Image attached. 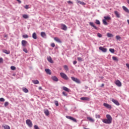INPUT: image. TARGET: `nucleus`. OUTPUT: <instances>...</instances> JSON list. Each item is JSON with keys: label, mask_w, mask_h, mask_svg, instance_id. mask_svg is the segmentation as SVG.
I'll list each match as a JSON object with an SVG mask.
<instances>
[{"label": "nucleus", "mask_w": 129, "mask_h": 129, "mask_svg": "<svg viewBox=\"0 0 129 129\" xmlns=\"http://www.w3.org/2000/svg\"><path fill=\"white\" fill-rule=\"evenodd\" d=\"M106 118L107 119H103L102 120L103 122H104V123H106L108 124H110V123H111L112 121V118L111 117V116H110V115L109 114H107L106 115Z\"/></svg>", "instance_id": "1"}, {"label": "nucleus", "mask_w": 129, "mask_h": 129, "mask_svg": "<svg viewBox=\"0 0 129 129\" xmlns=\"http://www.w3.org/2000/svg\"><path fill=\"white\" fill-rule=\"evenodd\" d=\"M60 75L61 78H63V79H64V80H68V79H69V78H68L67 75L65 74L64 73H60Z\"/></svg>", "instance_id": "2"}, {"label": "nucleus", "mask_w": 129, "mask_h": 129, "mask_svg": "<svg viewBox=\"0 0 129 129\" xmlns=\"http://www.w3.org/2000/svg\"><path fill=\"white\" fill-rule=\"evenodd\" d=\"M26 124L29 127H32L33 126V123H32V121L30 119H27L26 120Z\"/></svg>", "instance_id": "3"}, {"label": "nucleus", "mask_w": 129, "mask_h": 129, "mask_svg": "<svg viewBox=\"0 0 129 129\" xmlns=\"http://www.w3.org/2000/svg\"><path fill=\"white\" fill-rule=\"evenodd\" d=\"M66 117H67L68 119H70L71 120H73V121H74L75 122H77V120L75 119L74 117L70 116H66Z\"/></svg>", "instance_id": "4"}, {"label": "nucleus", "mask_w": 129, "mask_h": 129, "mask_svg": "<svg viewBox=\"0 0 129 129\" xmlns=\"http://www.w3.org/2000/svg\"><path fill=\"white\" fill-rule=\"evenodd\" d=\"M71 79L73 80V81L76 82V83H80V80L76 78H75L74 77H72Z\"/></svg>", "instance_id": "5"}, {"label": "nucleus", "mask_w": 129, "mask_h": 129, "mask_svg": "<svg viewBox=\"0 0 129 129\" xmlns=\"http://www.w3.org/2000/svg\"><path fill=\"white\" fill-rule=\"evenodd\" d=\"M114 83L118 86V87H120L121 86V82H120L119 80H117L114 82Z\"/></svg>", "instance_id": "6"}, {"label": "nucleus", "mask_w": 129, "mask_h": 129, "mask_svg": "<svg viewBox=\"0 0 129 129\" xmlns=\"http://www.w3.org/2000/svg\"><path fill=\"white\" fill-rule=\"evenodd\" d=\"M99 50H100V51H102V52H103L104 53H105L107 51V49L103 47L102 46H100L99 47Z\"/></svg>", "instance_id": "7"}, {"label": "nucleus", "mask_w": 129, "mask_h": 129, "mask_svg": "<svg viewBox=\"0 0 129 129\" xmlns=\"http://www.w3.org/2000/svg\"><path fill=\"white\" fill-rule=\"evenodd\" d=\"M89 25L91 26V27H93L95 30H98V28L94 25V23L93 22H89Z\"/></svg>", "instance_id": "8"}, {"label": "nucleus", "mask_w": 129, "mask_h": 129, "mask_svg": "<svg viewBox=\"0 0 129 129\" xmlns=\"http://www.w3.org/2000/svg\"><path fill=\"white\" fill-rule=\"evenodd\" d=\"M103 105H104V106H105V107H106V108H108L109 109H111V105H110L106 103H104Z\"/></svg>", "instance_id": "9"}, {"label": "nucleus", "mask_w": 129, "mask_h": 129, "mask_svg": "<svg viewBox=\"0 0 129 129\" xmlns=\"http://www.w3.org/2000/svg\"><path fill=\"white\" fill-rule=\"evenodd\" d=\"M112 101L116 105H117L118 106L119 105V102H118V101H117L114 99H112Z\"/></svg>", "instance_id": "10"}, {"label": "nucleus", "mask_w": 129, "mask_h": 129, "mask_svg": "<svg viewBox=\"0 0 129 129\" xmlns=\"http://www.w3.org/2000/svg\"><path fill=\"white\" fill-rule=\"evenodd\" d=\"M61 29L64 31H66L67 30V26L65 24H61Z\"/></svg>", "instance_id": "11"}, {"label": "nucleus", "mask_w": 129, "mask_h": 129, "mask_svg": "<svg viewBox=\"0 0 129 129\" xmlns=\"http://www.w3.org/2000/svg\"><path fill=\"white\" fill-rule=\"evenodd\" d=\"M28 44V42L26 40H22V45L23 47H26V45Z\"/></svg>", "instance_id": "12"}, {"label": "nucleus", "mask_w": 129, "mask_h": 129, "mask_svg": "<svg viewBox=\"0 0 129 129\" xmlns=\"http://www.w3.org/2000/svg\"><path fill=\"white\" fill-rule=\"evenodd\" d=\"M54 41H55V42H57V43H62L61 40H60V39H59V38L58 37H54Z\"/></svg>", "instance_id": "13"}, {"label": "nucleus", "mask_w": 129, "mask_h": 129, "mask_svg": "<svg viewBox=\"0 0 129 129\" xmlns=\"http://www.w3.org/2000/svg\"><path fill=\"white\" fill-rule=\"evenodd\" d=\"M45 71L46 72V73H47V74H48L49 75H51V70H50V69H46L45 70Z\"/></svg>", "instance_id": "14"}, {"label": "nucleus", "mask_w": 129, "mask_h": 129, "mask_svg": "<svg viewBox=\"0 0 129 129\" xmlns=\"http://www.w3.org/2000/svg\"><path fill=\"white\" fill-rule=\"evenodd\" d=\"M62 89L63 90H64V91H67V92H70V89L66 87H62Z\"/></svg>", "instance_id": "15"}, {"label": "nucleus", "mask_w": 129, "mask_h": 129, "mask_svg": "<svg viewBox=\"0 0 129 129\" xmlns=\"http://www.w3.org/2000/svg\"><path fill=\"white\" fill-rule=\"evenodd\" d=\"M81 100H86L87 101H89V100H90V98L88 97H81Z\"/></svg>", "instance_id": "16"}, {"label": "nucleus", "mask_w": 129, "mask_h": 129, "mask_svg": "<svg viewBox=\"0 0 129 129\" xmlns=\"http://www.w3.org/2000/svg\"><path fill=\"white\" fill-rule=\"evenodd\" d=\"M44 113L46 116H48L50 115V112H49V110L46 109L44 110Z\"/></svg>", "instance_id": "17"}, {"label": "nucleus", "mask_w": 129, "mask_h": 129, "mask_svg": "<svg viewBox=\"0 0 129 129\" xmlns=\"http://www.w3.org/2000/svg\"><path fill=\"white\" fill-rule=\"evenodd\" d=\"M87 119L91 122H94V119L90 117H87Z\"/></svg>", "instance_id": "18"}, {"label": "nucleus", "mask_w": 129, "mask_h": 129, "mask_svg": "<svg viewBox=\"0 0 129 129\" xmlns=\"http://www.w3.org/2000/svg\"><path fill=\"white\" fill-rule=\"evenodd\" d=\"M47 60L48 61L50 62V63H51L52 64L54 63V61H53V60H52V57H51L50 56L47 57Z\"/></svg>", "instance_id": "19"}, {"label": "nucleus", "mask_w": 129, "mask_h": 129, "mask_svg": "<svg viewBox=\"0 0 129 129\" xmlns=\"http://www.w3.org/2000/svg\"><path fill=\"white\" fill-rule=\"evenodd\" d=\"M51 79H52V80H53V81H55L56 82H57V81H58V78H57V77H56V76H52L51 77Z\"/></svg>", "instance_id": "20"}, {"label": "nucleus", "mask_w": 129, "mask_h": 129, "mask_svg": "<svg viewBox=\"0 0 129 129\" xmlns=\"http://www.w3.org/2000/svg\"><path fill=\"white\" fill-rule=\"evenodd\" d=\"M114 14L117 18H120V15L117 11H114Z\"/></svg>", "instance_id": "21"}, {"label": "nucleus", "mask_w": 129, "mask_h": 129, "mask_svg": "<svg viewBox=\"0 0 129 129\" xmlns=\"http://www.w3.org/2000/svg\"><path fill=\"white\" fill-rule=\"evenodd\" d=\"M32 38L34 39V40H37V34H36L35 32L33 33Z\"/></svg>", "instance_id": "22"}, {"label": "nucleus", "mask_w": 129, "mask_h": 129, "mask_svg": "<svg viewBox=\"0 0 129 129\" xmlns=\"http://www.w3.org/2000/svg\"><path fill=\"white\" fill-rule=\"evenodd\" d=\"M3 51V52L5 53V54H9L11 53V51H10V50H7V49H4Z\"/></svg>", "instance_id": "23"}, {"label": "nucleus", "mask_w": 129, "mask_h": 129, "mask_svg": "<svg viewBox=\"0 0 129 129\" xmlns=\"http://www.w3.org/2000/svg\"><path fill=\"white\" fill-rule=\"evenodd\" d=\"M104 19L106 21H108L109 20H111V18H110V17H109V16H105V17H104Z\"/></svg>", "instance_id": "24"}, {"label": "nucleus", "mask_w": 129, "mask_h": 129, "mask_svg": "<svg viewBox=\"0 0 129 129\" xmlns=\"http://www.w3.org/2000/svg\"><path fill=\"white\" fill-rule=\"evenodd\" d=\"M107 37H108V38H111V37H113V34H112L111 33H107Z\"/></svg>", "instance_id": "25"}, {"label": "nucleus", "mask_w": 129, "mask_h": 129, "mask_svg": "<svg viewBox=\"0 0 129 129\" xmlns=\"http://www.w3.org/2000/svg\"><path fill=\"white\" fill-rule=\"evenodd\" d=\"M23 91L25 92V93H28L29 92V90L26 88H23L22 89Z\"/></svg>", "instance_id": "26"}, {"label": "nucleus", "mask_w": 129, "mask_h": 129, "mask_svg": "<svg viewBox=\"0 0 129 129\" xmlns=\"http://www.w3.org/2000/svg\"><path fill=\"white\" fill-rule=\"evenodd\" d=\"M78 4H80V5H82V6H85L86 4L83 2H81V1H78L77 2Z\"/></svg>", "instance_id": "27"}, {"label": "nucleus", "mask_w": 129, "mask_h": 129, "mask_svg": "<svg viewBox=\"0 0 129 129\" xmlns=\"http://www.w3.org/2000/svg\"><path fill=\"white\" fill-rule=\"evenodd\" d=\"M122 9L126 12V13H129L128 9H127V8H126V7L125 6H123Z\"/></svg>", "instance_id": "28"}, {"label": "nucleus", "mask_w": 129, "mask_h": 129, "mask_svg": "<svg viewBox=\"0 0 129 129\" xmlns=\"http://www.w3.org/2000/svg\"><path fill=\"white\" fill-rule=\"evenodd\" d=\"M41 36L42 38H45V37H46V33L44 32H42L41 33Z\"/></svg>", "instance_id": "29"}, {"label": "nucleus", "mask_w": 129, "mask_h": 129, "mask_svg": "<svg viewBox=\"0 0 129 129\" xmlns=\"http://www.w3.org/2000/svg\"><path fill=\"white\" fill-rule=\"evenodd\" d=\"M103 24L105 26H107V25H108V23H107V22H106V20L105 19L103 20Z\"/></svg>", "instance_id": "30"}, {"label": "nucleus", "mask_w": 129, "mask_h": 129, "mask_svg": "<svg viewBox=\"0 0 129 129\" xmlns=\"http://www.w3.org/2000/svg\"><path fill=\"white\" fill-rule=\"evenodd\" d=\"M33 83H34V84H39V81L38 80H33L32 81Z\"/></svg>", "instance_id": "31"}, {"label": "nucleus", "mask_w": 129, "mask_h": 129, "mask_svg": "<svg viewBox=\"0 0 129 129\" xmlns=\"http://www.w3.org/2000/svg\"><path fill=\"white\" fill-rule=\"evenodd\" d=\"M3 127L5 129H11V127H10V126L8 125H5L3 126Z\"/></svg>", "instance_id": "32"}, {"label": "nucleus", "mask_w": 129, "mask_h": 129, "mask_svg": "<svg viewBox=\"0 0 129 129\" xmlns=\"http://www.w3.org/2000/svg\"><path fill=\"white\" fill-rule=\"evenodd\" d=\"M23 18H24V19H28L29 15H26V14H24V15H23Z\"/></svg>", "instance_id": "33"}, {"label": "nucleus", "mask_w": 129, "mask_h": 129, "mask_svg": "<svg viewBox=\"0 0 129 129\" xmlns=\"http://www.w3.org/2000/svg\"><path fill=\"white\" fill-rule=\"evenodd\" d=\"M63 68L66 71H68V70H69V69H68V66H67V65H64L63 66Z\"/></svg>", "instance_id": "34"}, {"label": "nucleus", "mask_w": 129, "mask_h": 129, "mask_svg": "<svg viewBox=\"0 0 129 129\" xmlns=\"http://www.w3.org/2000/svg\"><path fill=\"white\" fill-rule=\"evenodd\" d=\"M78 60L79 61V62H82V61H83V58L80 57H78Z\"/></svg>", "instance_id": "35"}, {"label": "nucleus", "mask_w": 129, "mask_h": 129, "mask_svg": "<svg viewBox=\"0 0 129 129\" xmlns=\"http://www.w3.org/2000/svg\"><path fill=\"white\" fill-rule=\"evenodd\" d=\"M95 24L97 25H100V21L98 20H96Z\"/></svg>", "instance_id": "36"}, {"label": "nucleus", "mask_w": 129, "mask_h": 129, "mask_svg": "<svg viewBox=\"0 0 129 129\" xmlns=\"http://www.w3.org/2000/svg\"><path fill=\"white\" fill-rule=\"evenodd\" d=\"M112 59H113V60H114V61H118L117 57H116L115 56H113Z\"/></svg>", "instance_id": "37"}, {"label": "nucleus", "mask_w": 129, "mask_h": 129, "mask_svg": "<svg viewBox=\"0 0 129 129\" xmlns=\"http://www.w3.org/2000/svg\"><path fill=\"white\" fill-rule=\"evenodd\" d=\"M109 50L111 52V53H114V49L110 48Z\"/></svg>", "instance_id": "38"}, {"label": "nucleus", "mask_w": 129, "mask_h": 129, "mask_svg": "<svg viewBox=\"0 0 129 129\" xmlns=\"http://www.w3.org/2000/svg\"><path fill=\"white\" fill-rule=\"evenodd\" d=\"M116 40H120L121 38L120 37V36H119V35H117L116 36Z\"/></svg>", "instance_id": "39"}, {"label": "nucleus", "mask_w": 129, "mask_h": 129, "mask_svg": "<svg viewBox=\"0 0 129 129\" xmlns=\"http://www.w3.org/2000/svg\"><path fill=\"white\" fill-rule=\"evenodd\" d=\"M11 70H16V67L12 66L11 67Z\"/></svg>", "instance_id": "40"}, {"label": "nucleus", "mask_w": 129, "mask_h": 129, "mask_svg": "<svg viewBox=\"0 0 129 129\" xmlns=\"http://www.w3.org/2000/svg\"><path fill=\"white\" fill-rule=\"evenodd\" d=\"M54 103H55L56 106H59V103L58 102V101H55Z\"/></svg>", "instance_id": "41"}, {"label": "nucleus", "mask_w": 129, "mask_h": 129, "mask_svg": "<svg viewBox=\"0 0 129 129\" xmlns=\"http://www.w3.org/2000/svg\"><path fill=\"white\" fill-rule=\"evenodd\" d=\"M97 36L99 38H101L102 37V35L100 33H98Z\"/></svg>", "instance_id": "42"}, {"label": "nucleus", "mask_w": 129, "mask_h": 129, "mask_svg": "<svg viewBox=\"0 0 129 129\" xmlns=\"http://www.w3.org/2000/svg\"><path fill=\"white\" fill-rule=\"evenodd\" d=\"M23 50L24 52H25V53H28V50H27V48H23Z\"/></svg>", "instance_id": "43"}, {"label": "nucleus", "mask_w": 129, "mask_h": 129, "mask_svg": "<svg viewBox=\"0 0 129 129\" xmlns=\"http://www.w3.org/2000/svg\"><path fill=\"white\" fill-rule=\"evenodd\" d=\"M62 95H63L64 96H67V95H68L67 94V93H66V92H62Z\"/></svg>", "instance_id": "44"}, {"label": "nucleus", "mask_w": 129, "mask_h": 129, "mask_svg": "<svg viewBox=\"0 0 129 129\" xmlns=\"http://www.w3.org/2000/svg\"><path fill=\"white\" fill-rule=\"evenodd\" d=\"M95 116H96V118H100V117H101L100 115H97V114H96Z\"/></svg>", "instance_id": "45"}, {"label": "nucleus", "mask_w": 129, "mask_h": 129, "mask_svg": "<svg viewBox=\"0 0 129 129\" xmlns=\"http://www.w3.org/2000/svg\"><path fill=\"white\" fill-rule=\"evenodd\" d=\"M23 38H28L29 36H28V35H27V34H25V35H23Z\"/></svg>", "instance_id": "46"}, {"label": "nucleus", "mask_w": 129, "mask_h": 129, "mask_svg": "<svg viewBox=\"0 0 129 129\" xmlns=\"http://www.w3.org/2000/svg\"><path fill=\"white\" fill-rule=\"evenodd\" d=\"M4 105H5V106H6V107L8 106L9 105V103H8V102H6L5 103Z\"/></svg>", "instance_id": "47"}, {"label": "nucleus", "mask_w": 129, "mask_h": 129, "mask_svg": "<svg viewBox=\"0 0 129 129\" xmlns=\"http://www.w3.org/2000/svg\"><path fill=\"white\" fill-rule=\"evenodd\" d=\"M25 9H26V10H28L29 9V6L28 5H26L25 6H24Z\"/></svg>", "instance_id": "48"}, {"label": "nucleus", "mask_w": 129, "mask_h": 129, "mask_svg": "<svg viewBox=\"0 0 129 129\" xmlns=\"http://www.w3.org/2000/svg\"><path fill=\"white\" fill-rule=\"evenodd\" d=\"M51 46L52 47V48H54V47H55V43H52L51 44Z\"/></svg>", "instance_id": "49"}, {"label": "nucleus", "mask_w": 129, "mask_h": 129, "mask_svg": "<svg viewBox=\"0 0 129 129\" xmlns=\"http://www.w3.org/2000/svg\"><path fill=\"white\" fill-rule=\"evenodd\" d=\"M0 101H2V102H4V101H5V99H4V98H0Z\"/></svg>", "instance_id": "50"}, {"label": "nucleus", "mask_w": 129, "mask_h": 129, "mask_svg": "<svg viewBox=\"0 0 129 129\" xmlns=\"http://www.w3.org/2000/svg\"><path fill=\"white\" fill-rule=\"evenodd\" d=\"M34 128H35V129H39V127H38V125H34Z\"/></svg>", "instance_id": "51"}, {"label": "nucleus", "mask_w": 129, "mask_h": 129, "mask_svg": "<svg viewBox=\"0 0 129 129\" xmlns=\"http://www.w3.org/2000/svg\"><path fill=\"white\" fill-rule=\"evenodd\" d=\"M3 61H4V59L3 58L1 57L0 58V63H3Z\"/></svg>", "instance_id": "52"}, {"label": "nucleus", "mask_w": 129, "mask_h": 129, "mask_svg": "<svg viewBox=\"0 0 129 129\" xmlns=\"http://www.w3.org/2000/svg\"><path fill=\"white\" fill-rule=\"evenodd\" d=\"M77 63V61H76V60H74V61H73V64H74V65H75V64H76Z\"/></svg>", "instance_id": "53"}, {"label": "nucleus", "mask_w": 129, "mask_h": 129, "mask_svg": "<svg viewBox=\"0 0 129 129\" xmlns=\"http://www.w3.org/2000/svg\"><path fill=\"white\" fill-rule=\"evenodd\" d=\"M17 2H18V3H19V4H22V1H21L20 0H16Z\"/></svg>", "instance_id": "54"}, {"label": "nucleus", "mask_w": 129, "mask_h": 129, "mask_svg": "<svg viewBox=\"0 0 129 129\" xmlns=\"http://www.w3.org/2000/svg\"><path fill=\"white\" fill-rule=\"evenodd\" d=\"M126 66L128 68V69L129 70V63H126Z\"/></svg>", "instance_id": "55"}, {"label": "nucleus", "mask_w": 129, "mask_h": 129, "mask_svg": "<svg viewBox=\"0 0 129 129\" xmlns=\"http://www.w3.org/2000/svg\"><path fill=\"white\" fill-rule=\"evenodd\" d=\"M68 4H73V3L71 1H68Z\"/></svg>", "instance_id": "56"}, {"label": "nucleus", "mask_w": 129, "mask_h": 129, "mask_svg": "<svg viewBox=\"0 0 129 129\" xmlns=\"http://www.w3.org/2000/svg\"><path fill=\"white\" fill-rule=\"evenodd\" d=\"M4 37H5V38L8 37V35H7V34L5 35H4Z\"/></svg>", "instance_id": "57"}, {"label": "nucleus", "mask_w": 129, "mask_h": 129, "mask_svg": "<svg viewBox=\"0 0 129 129\" xmlns=\"http://www.w3.org/2000/svg\"><path fill=\"white\" fill-rule=\"evenodd\" d=\"M39 90H42V87H39Z\"/></svg>", "instance_id": "58"}, {"label": "nucleus", "mask_w": 129, "mask_h": 129, "mask_svg": "<svg viewBox=\"0 0 129 129\" xmlns=\"http://www.w3.org/2000/svg\"><path fill=\"white\" fill-rule=\"evenodd\" d=\"M104 86V84H102V85H101V87H103Z\"/></svg>", "instance_id": "59"}, {"label": "nucleus", "mask_w": 129, "mask_h": 129, "mask_svg": "<svg viewBox=\"0 0 129 129\" xmlns=\"http://www.w3.org/2000/svg\"><path fill=\"white\" fill-rule=\"evenodd\" d=\"M100 78H101V79H103V77H100Z\"/></svg>", "instance_id": "60"}, {"label": "nucleus", "mask_w": 129, "mask_h": 129, "mask_svg": "<svg viewBox=\"0 0 129 129\" xmlns=\"http://www.w3.org/2000/svg\"><path fill=\"white\" fill-rule=\"evenodd\" d=\"M127 2L129 4V0H127Z\"/></svg>", "instance_id": "61"}]
</instances>
